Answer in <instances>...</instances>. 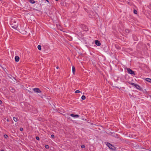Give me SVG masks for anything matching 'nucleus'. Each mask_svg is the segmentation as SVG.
Instances as JSON below:
<instances>
[{
  "label": "nucleus",
  "instance_id": "f257e3e1",
  "mask_svg": "<svg viewBox=\"0 0 151 151\" xmlns=\"http://www.w3.org/2000/svg\"><path fill=\"white\" fill-rule=\"evenodd\" d=\"M11 24L12 28L16 30L18 28V24L15 20H12L11 21Z\"/></svg>",
  "mask_w": 151,
  "mask_h": 151
},
{
  "label": "nucleus",
  "instance_id": "f03ea898",
  "mask_svg": "<svg viewBox=\"0 0 151 151\" xmlns=\"http://www.w3.org/2000/svg\"><path fill=\"white\" fill-rule=\"evenodd\" d=\"M80 27L82 30L85 31L88 30V28L86 25L83 24H81L79 25Z\"/></svg>",
  "mask_w": 151,
  "mask_h": 151
},
{
  "label": "nucleus",
  "instance_id": "7ed1b4c3",
  "mask_svg": "<svg viewBox=\"0 0 151 151\" xmlns=\"http://www.w3.org/2000/svg\"><path fill=\"white\" fill-rule=\"evenodd\" d=\"M105 143L106 145L108 147L109 149L112 150L114 149V147L111 144L108 142H106Z\"/></svg>",
  "mask_w": 151,
  "mask_h": 151
},
{
  "label": "nucleus",
  "instance_id": "20e7f679",
  "mask_svg": "<svg viewBox=\"0 0 151 151\" xmlns=\"http://www.w3.org/2000/svg\"><path fill=\"white\" fill-rule=\"evenodd\" d=\"M130 84L134 86L137 89L139 90L141 89V87L139 85L133 83H131Z\"/></svg>",
  "mask_w": 151,
  "mask_h": 151
},
{
  "label": "nucleus",
  "instance_id": "39448f33",
  "mask_svg": "<svg viewBox=\"0 0 151 151\" xmlns=\"http://www.w3.org/2000/svg\"><path fill=\"white\" fill-rule=\"evenodd\" d=\"M127 70L128 72L132 75H135V73L134 72L130 69L129 68H127Z\"/></svg>",
  "mask_w": 151,
  "mask_h": 151
},
{
  "label": "nucleus",
  "instance_id": "423d86ee",
  "mask_svg": "<svg viewBox=\"0 0 151 151\" xmlns=\"http://www.w3.org/2000/svg\"><path fill=\"white\" fill-rule=\"evenodd\" d=\"M33 90L35 92L37 93H40L41 92L40 90L38 88H34Z\"/></svg>",
  "mask_w": 151,
  "mask_h": 151
},
{
  "label": "nucleus",
  "instance_id": "0eeeda50",
  "mask_svg": "<svg viewBox=\"0 0 151 151\" xmlns=\"http://www.w3.org/2000/svg\"><path fill=\"white\" fill-rule=\"evenodd\" d=\"M95 43L98 46H100L101 45L100 42L98 40H96L95 41Z\"/></svg>",
  "mask_w": 151,
  "mask_h": 151
},
{
  "label": "nucleus",
  "instance_id": "6e6552de",
  "mask_svg": "<svg viewBox=\"0 0 151 151\" xmlns=\"http://www.w3.org/2000/svg\"><path fill=\"white\" fill-rule=\"evenodd\" d=\"M70 116L72 117H76V118L78 117L79 116V115H78V114L75 115V114H71Z\"/></svg>",
  "mask_w": 151,
  "mask_h": 151
},
{
  "label": "nucleus",
  "instance_id": "1a4fd4ad",
  "mask_svg": "<svg viewBox=\"0 0 151 151\" xmlns=\"http://www.w3.org/2000/svg\"><path fill=\"white\" fill-rule=\"evenodd\" d=\"M15 60L16 62H18L19 61V58L18 56H16L15 58Z\"/></svg>",
  "mask_w": 151,
  "mask_h": 151
},
{
  "label": "nucleus",
  "instance_id": "9d476101",
  "mask_svg": "<svg viewBox=\"0 0 151 151\" xmlns=\"http://www.w3.org/2000/svg\"><path fill=\"white\" fill-rule=\"evenodd\" d=\"M72 71L73 74H74L75 72V68L74 66H72Z\"/></svg>",
  "mask_w": 151,
  "mask_h": 151
},
{
  "label": "nucleus",
  "instance_id": "9b49d317",
  "mask_svg": "<svg viewBox=\"0 0 151 151\" xmlns=\"http://www.w3.org/2000/svg\"><path fill=\"white\" fill-rule=\"evenodd\" d=\"M146 80L149 82H151V79L150 78H147L146 79Z\"/></svg>",
  "mask_w": 151,
  "mask_h": 151
},
{
  "label": "nucleus",
  "instance_id": "f8f14e48",
  "mask_svg": "<svg viewBox=\"0 0 151 151\" xmlns=\"http://www.w3.org/2000/svg\"><path fill=\"white\" fill-rule=\"evenodd\" d=\"M29 2L32 4H34L35 3V1L33 0H30Z\"/></svg>",
  "mask_w": 151,
  "mask_h": 151
},
{
  "label": "nucleus",
  "instance_id": "ddd939ff",
  "mask_svg": "<svg viewBox=\"0 0 151 151\" xmlns=\"http://www.w3.org/2000/svg\"><path fill=\"white\" fill-rule=\"evenodd\" d=\"M37 48L38 49L40 50H41V45H39L38 46H37Z\"/></svg>",
  "mask_w": 151,
  "mask_h": 151
},
{
  "label": "nucleus",
  "instance_id": "4468645a",
  "mask_svg": "<svg viewBox=\"0 0 151 151\" xmlns=\"http://www.w3.org/2000/svg\"><path fill=\"white\" fill-rule=\"evenodd\" d=\"M86 97L85 96L83 95L81 97V99L82 100H85L86 99Z\"/></svg>",
  "mask_w": 151,
  "mask_h": 151
},
{
  "label": "nucleus",
  "instance_id": "2eb2a0df",
  "mask_svg": "<svg viewBox=\"0 0 151 151\" xmlns=\"http://www.w3.org/2000/svg\"><path fill=\"white\" fill-rule=\"evenodd\" d=\"M125 32L126 33H128L130 32V30L129 29H126Z\"/></svg>",
  "mask_w": 151,
  "mask_h": 151
},
{
  "label": "nucleus",
  "instance_id": "dca6fc26",
  "mask_svg": "<svg viewBox=\"0 0 151 151\" xmlns=\"http://www.w3.org/2000/svg\"><path fill=\"white\" fill-rule=\"evenodd\" d=\"M13 120L15 122H17V118H15V117H13Z\"/></svg>",
  "mask_w": 151,
  "mask_h": 151
},
{
  "label": "nucleus",
  "instance_id": "f3484780",
  "mask_svg": "<svg viewBox=\"0 0 151 151\" xmlns=\"http://www.w3.org/2000/svg\"><path fill=\"white\" fill-rule=\"evenodd\" d=\"M134 13L135 14H137V11L135 9H134Z\"/></svg>",
  "mask_w": 151,
  "mask_h": 151
},
{
  "label": "nucleus",
  "instance_id": "a211bd4d",
  "mask_svg": "<svg viewBox=\"0 0 151 151\" xmlns=\"http://www.w3.org/2000/svg\"><path fill=\"white\" fill-rule=\"evenodd\" d=\"M80 92V91L79 90H76L75 91V93H78Z\"/></svg>",
  "mask_w": 151,
  "mask_h": 151
},
{
  "label": "nucleus",
  "instance_id": "6ab92c4d",
  "mask_svg": "<svg viewBox=\"0 0 151 151\" xmlns=\"http://www.w3.org/2000/svg\"><path fill=\"white\" fill-rule=\"evenodd\" d=\"M36 139L37 140H40V138L38 136H37L36 137Z\"/></svg>",
  "mask_w": 151,
  "mask_h": 151
},
{
  "label": "nucleus",
  "instance_id": "aec40b11",
  "mask_svg": "<svg viewBox=\"0 0 151 151\" xmlns=\"http://www.w3.org/2000/svg\"><path fill=\"white\" fill-rule=\"evenodd\" d=\"M45 147L47 149H48L49 147V146L47 145H45Z\"/></svg>",
  "mask_w": 151,
  "mask_h": 151
},
{
  "label": "nucleus",
  "instance_id": "412c9836",
  "mask_svg": "<svg viewBox=\"0 0 151 151\" xmlns=\"http://www.w3.org/2000/svg\"><path fill=\"white\" fill-rule=\"evenodd\" d=\"M81 147L82 148H84L85 147V146L84 145H81Z\"/></svg>",
  "mask_w": 151,
  "mask_h": 151
},
{
  "label": "nucleus",
  "instance_id": "4be33fe9",
  "mask_svg": "<svg viewBox=\"0 0 151 151\" xmlns=\"http://www.w3.org/2000/svg\"><path fill=\"white\" fill-rule=\"evenodd\" d=\"M4 137L5 138H6L8 137V136L6 134H5L4 135Z\"/></svg>",
  "mask_w": 151,
  "mask_h": 151
},
{
  "label": "nucleus",
  "instance_id": "5701e85b",
  "mask_svg": "<svg viewBox=\"0 0 151 151\" xmlns=\"http://www.w3.org/2000/svg\"><path fill=\"white\" fill-rule=\"evenodd\" d=\"M20 130L21 131H22L23 130V128H20Z\"/></svg>",
  "mask_w": 151,
  "mask_h": 151
},
{
  "label": "nucleus",
  "instance_id": "b1692460",
  "mask_svg": "<svg viewBox=\"0 0 151 151\" xmlns=\"http://www.w3.org/2000/svg\"><path fill=\"white\" fill-rule=\"evenodd\" d=\"M51 137L52 138H54V136L53 134H52L51 135Z\"/></svg>",
  "mask_w": 151,
  "mask_h": 151
},
{
  "label": "nucleus",
  "instance_id": "393cba45",
  "mask_svg": "<svg viewBox=\"0 0 151 151\" xmlns=\"http://www.w3.org/2000/svg\"><path fill=\"white\" fill-rule=\"evenodd\" d=\"M2 103V101L1 100H0V104H1Z\"/></svg>",
  "mask_w": 151,
  "mask_h": 151
},
{
  "label": "nucleus",
  "instance_id": "a878e982",
  "mask_svg": "<svg viewBox=\"0 0 151 151\" xmlns=\"http://www.w3.org/2000/svg\"><path fill=\"white\" fill-rule=\"evenodd\" d=\"M45 0L46 1L48 2H49L48 0Z\"/></svg>",
  "mask_w": 151,
  "mask_h": 151
},
{
  "label": "nucleus",
  "instance_id": "bb28decb",
  "mask_svg": "<svg viewBox=\"0 0 151 151\" xmlns=\"http://www.w3.org/2000/svg\"><path fill=\"white\" fill-rule=\"evenodd\" d=\"M6 121L8 122L9 121V120L8 119H7V120H6Z\"/></svg>",
  "mask_w": 151,
  "mask_h": 151
},
{
  "label": "nucleus",
  "instance_id": "cd10ccee",
  "mask_svg": "<svg viewBox=\"0 0 151 151\" xmlns=\"http://www.w3.org/2000/svg\"><path fill=\"white\" fill-rule=\"evenodd\" d=\"M58 68H59V67H58V66H57V67H56V68H57V69H58Z\"/></svg>",
  "mask_w": 151,
  "mask_h": 151
},
{
  "label": "nucleus",
  "instance_id": "c85d7f7f",
  "mask_svg": "<svg viewBox=\"0 0 151 151\" xmlns=\"http://www.w3.org/2000/svg\"><path fill=\"white\" fill-rule=\"evenodd\" d=\"M1 151H4V150H2Z\"/></svg>",
  "mask_w": 151,
  "mask_h": 151
},
{
  "label": "nucleus",
  "instance_id": "c756f323",
  "mask_svg": "<svg viewBox=\"0 0 151 151\" xmlns=\"http://www.w3.org/2000/svg\"><path fill=\"white\" fill-rule=\"evenodd\" d=\"M56 1H58V0H55Z\"/></svg>",
  "mask_w": 151,
  "mask_h": 151
},
{
  "label": "nucleus",
  "instance_id": "7c9ffc66",
  "mask_svg": "<svg viewBox=\"0 0 151 151\" xmlns=\"http://www.w3.org/2000/svg\"><path fill=\"white\" fill-rule=\"evenodd\" d=\"M72 40V38L71 39V40H70V41L71 40Z\"/></svg>",
  "mask_w": 151,
  "mask_h": 151
},
{
  "label": "nucleus",
  "instance_id": "2f4dec72",
  "mask_svg": "<svg viewBox=\"0 0 151 151\" xmlns=\"http://www.w3.org/2000/svg\"><path fill=\"white\" fill-rule=\"evenodd\" d=\"M150 6H151V4H150Z\"/></svg>",
  "mask_w": 151,
  "mask_h": 151
}]
</instances>
